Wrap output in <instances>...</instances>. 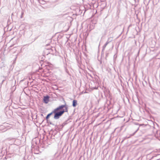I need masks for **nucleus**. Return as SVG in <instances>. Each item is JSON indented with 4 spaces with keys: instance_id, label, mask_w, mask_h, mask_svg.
Returning a JSON list of instances; mask_svg holds the SVG:
<instances>
[{
    "instance_id": "f257e3e1",
    "label": "nucleus",
    "mask_w": 160,
    "mask_h": 160,
    "mask_svg": "<svg viewBox=\"0 0 160 160\" xmlns=\"http://www.w3.org/2000/svg\"><path fill=\"white\" fill-rule=\"evenodd\" d=\"M64 104L60 105L57 108L54 109L51 112L48 114L46 117V119L47 120L50 117L54 114L53 118L55 120L59 119L60 117L65 112H68V106L67 105L66 102L64 100Z\"/></svg>"
},
{
    "instance_id": "f03ea898",
    "label": "nucleus",
    "mask_w": 160,
    "mask_h": 160,
    "mask_svg": "<svg viewBox=\"0 0 160 160\" xmlns=\"http://www.w3.org/2000/svg\"><path fill=\"white\" fill-rule=\"evenodd\" d=\"M49 96L48 95L44 96L43 99L44 102L46 104L48 103L49 101Z\"/></svg>"
},
{
    "instance_id": "7ed1b4c3",
    "label": "nucleus",
    "mask_w": 160,
    "mask_h": 160,
    "mask_svg": "<svg viewBox=\"0 0 160 160\" xmlns=\"http://www.w3.org/2000/svg\"><path fill=\"white\" fill-rule=\"evenodd\" d=\"M71 118H69L66 121H65L62 125H60V127L62 128L63 126H64L65 125L67 124L68 123L71 121L70 120Z\"/></svg>"
},
{
    "instance_id": "20e7f679",
    "label": "nucleus",
    "mask_w": 160,
    "mask_h": 160,
    "mask_svg": "<svg viewBox=\"0 0 160 160\" xmlns=\"http://www.w3.org/2000/svg\"><path fill=\"white\" fill-rule=\"evenodd\" d=\"M139 129V128H138V129L135 131L134 132V133H133L132 134H131L130 135V136L129 137H125V138H124V139L123 140H122V142H123L124 140L126 138H130L131 137V136H133V135H134L135 134V133L137 132V131Z\"/></svg>"
},
{
    "instance_id": "39448f33",
    "label": "nucleus",
    "mask_w": 160,
    "mask_h": 160,
    "mask_svg": "<svg viewBox=\"0 0 160 160\" xmlns=\"http://www.w3.org/2000/svg\"><path fill=\"white\" fill-rule=\"evenodd\" d=\"M110 42V41H109L108 40L107 42H106V43L104 44V45H103V46L102 47V50L103 51L104 50L105 48L106 47V46Z\"/></svg>"
},
{
    "instance_id": "423d86ee",
    "label": "nucleus",
    "mask_w": 160,
    "mask_h": 160,
    "mask_svg": "<svg viewBox=\"0 0 160 160\" xmlns=\"http://www.w3.org/2000/svg\"><path fill=\"white\" fill-rule=\"evenodd\" d=\"M77 101L76 100H74L73 101L72 104V106H73V107H76L77 104Z\"/></svg>"
},
{
    "instance_id": "0eeeda50",
    "label": "nucleus",
    "mask_w": 160,
    "mask_h": 160,
    "mask_svg": "<svg viewBox=\"0 0 160 160\" xmlns=\"http://www.w3.org/2000/svg\"><path fill=\"white\" fill-rule=\"evenodd\" d=\"M4 127L5 126L4 125L1 126L0 127V129L2 130V132H4L7 130L6 128L3 129Z\"/></svg>"
},
{
    "instance_id": "6e6552de",
    "label": "nucleus",
    "mask_w": 160,
    "mask_h": 160,
    "mask_svg": "<svg viewBox=\"0 0 160 160\" xmlns=\"http://www.w3.org/2000/svg\"><path fill=\"white\" fill-rule=\"evenodd\" d=\"M49 123L51 125H54V124L52 122H50Z\"/></svg>"
},
{
    "instance_id": "1a4fd4ad",
    "label": "nucleus",
    "mask_w": 160,
    "mask_h": 160,
    "mask_svg": "<svg viewBox=\"0 0 160 160\" xmlns=\"http://www.w3.org/2000/svg\"><path fill=\"white\" fill-rule=\"evenodd\" d=\"M108 53H107L106 54V57H108Z\"/></svg>"
},
{
    "instance_id": "9d476101",
    "label": "nucleus",
    "mask_w": 160,
    "mask_h": 160,
    "mask_svg": "<svg viewBox=\"0 0 160 160\" xmlns=\"http://www.w3.org/2000/svg\"><path fill=\"white\" fill-rule=\"evenodd\" d=\"M24 79H25V78H24L23 79H22V80H21L20 82H22L24 80Z\"/></svg>"
},
{
    "instance_id": "9b49d317",
    "label": "nucleus",
    "mask_w": 160,
    "mask_h": 160,
    "mask_svg": "<svg viewBox=\"0 0 160 160\" xmlns=\"http://www.w3.org/2000/svg\"><path fill=\"white\" fill-rule=\"evenodd\" d=\"M66 72H68V70H67V69H66Z\"/></svg>"
},
{
    "instance_id": "f8f14e48",
    "label": "nucleus",
    "mask_w": 160,
    "mask_h": 160,
    "mask_svg": "<svg viewBox=\"0 0 160 160\" xmlns=\"http://www.w3.org/2000/svg\"><path fill=\"white\" fill-rule=\"evenodd\" d=\"M23 13V12H22V16L21 17V18H22V15Z\"/></svg>"
},
{
    "instance_id": "ddd939ff",
    "label": "nucleus",
    "mask_w": 160,
    "mask_h": 160,
    "mask_svg": "<svg viewBox=\"0 0 160 160\" xmlns=\"http://www.w3.org/2000/svg\"><path fill=\"white\" fill-rule=\"evenodd\" d=\"M4 80H2V83H3V82H4Z\"/></svg>"
},
{
    "instance_id": "4468645a",
    "label": "nucleus",
    "mask_w": 160,
    "mask_h": 160,
    "mask_svg": "<svg viewBox=\"0 0 160 160\" xmlns=\"http://www.w3.org/2000/svg\"><path fill=\"white\" fill-rule=\"evenodd\" d=\"M41 116H43V114H41Z\"/></svg>"
},
{
    "instance_id": "2eb2a0df",
    "label": "nucleus",
    "mask_w": 160,
    "mask_h": 160,
    "mask_svg": "<svg viewBox=\"0 0 160 160\" xmlns=\"http://www.w3.org/2000/svg\"><path fill=\"white\" fill-rule=\"evenodd\" d=\"M122 0H119V1H120V2H121V1H122Z\"/></svg>"
}]
</instances>
